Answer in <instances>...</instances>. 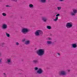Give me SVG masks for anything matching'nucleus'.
Returning a JSON list of instances; mask_svg holds the SVG:
<instances>
[{
	"label": "nucleus",
	"mask_w": 77,
	"mask_h": 77,
	"mask_svg": "<svg viewBox=\"0 0 77 77\" xmlns=\"http://www.w3.org/2000/svg\"><path fill=\"white\" fill-rule=\"evenodd\" d=\"M2 15L3 16H4V17H6V14L4 13L2 14Z\"/></svg>",
	"instance_id": "22"
},
{
	"label": "nucleus",
	"mask_w": 77,
	"mask_h": 77,
	"mask_svg": "<svg viewBox=\"0 0 77 77\" xmlns=\"http://www.w3.org/2000/svg\"><path fill=\"white\" fill-rule=\"evenodd\" d=\"M58 20V17H56V18L54 19V21H56Z\"/></svg>",
	"instance_id": "21"
},
{
	"label": "nucleus",
	"mask_w": 77,
	"mask_h": 77,
	"mask_svg": "<svg viewBox=\"0 0 77 77\" xmlns=\"http://www.w3.org/2000/svg\"><path fill=\"white\" fill-rule=\"evenodd\" d=\"M46 27L48 29H51V26H47Z\"/></svg>",
	"instance_id": "16"
},
{
	"label": "nucleus",
	"mask_w": 77,
	"mask_h": 77,
	"mask_svg": "<svg viewBox=\"0 0 77 77\" xmlns=\"http://www.w3.org/2000/svg\"><path fill=\"white\" fill-rule=\"evenodd\" d=\"M32 62L34 64H36V63H37L38 62V61L37 60H34L32 61Z\"/></svg>",
	"instance_id": "14"
},
{
	"label": "nucleus",
	"mask_w": 77,
	"mask_h": 77,
	"mask_svg": "<svg viewBox=\"0 0 77 77\" xmlns=\"http://www.w3.org/2000/svg\"><path fill=\"white\" fill-rule=\"evenodd\" d=\"M30 40L25 41V44L26 45H28V44H30Z\"/></svg>",
	"instance_id": "12"
},
{
	"label": "nucleus",
	"mask_w": 77,
	"mask_h": 77,
	"mask_svg": "<svg viewBox=\"0 0 77 77\" xmlns=\"http://www.w3.org/2000/svg\"><path fill=\"white\" fill-rule=\"evenodd\" d=\"M59 16H60V14H58L56 15V17H59Z\"/></svg>",
	"instance_id": "23"
},
{
	"label": "nucleus",
	"mask_w": 77,
	"mask_h": 77,
	"mask_svg": "<svg viewBox=\"0 0 77 77\" xmlns=\"http://www.w3.org/2000/svg\"><path fill=\"white\" fill-rule=\"evenodd\" d=\"M6 63L8 65H11V60L10 59H7Z\"/></svg>",
	"instance_id": "10"
},
{
	"label": "nucleus",
	"mask_w": 77,
	"mask_h": 77,
	"mask_svg": "<svg viewBox=\"0 0 77 77\" xmlns=\"http://www.w3.org/2000/svg\"><path fill=\"white\" fill-rule=\"evenodd\" d=\"M2 28L3 29H8V26L6 23H4L2 24Z\"/></svg>",
	"instance_id": "8"
},
{
	"label": "nucleus",
	"mask_w": 77,
	"mask_h": 77,
	"mask_svg": "<svg viewBox=\"0 0 77 77\" xmlns=\"http://www.w3.org/2000/svg\"><path fill=\"white\" fill-rule=\"evenodd\" d=\"M4 75H5V73H4Z\"/></svg>",
	"instance_id": "33"
},
{
	"label": "nucleus",
	"mask_w": 77,
	"mask_h": 77,
	"mask_svg": "<svg viewBox=\"0 0 77 77\" xmlns=\"http://www.w3.org/2000/svg\"><path fill=\"white\" fill-rule=\"evenodd\" d=\"M47 40H52V38L48 37L47 38Z\"/></svg>",
	"instance_id": "19"
},
{
	"label": "nucleus",
	"mask_w": 77,
	"mask_h": 77,
	"mask_svg": "<svg viewBox=\"0 0 77 77\" xmlns=\"http://www.w3.org/2000/svg\"><path fill=\"white\" fill-rule=\"evenodd\" d=\"M6 36L8 37H10V35L7 32L5 33Z\"/></svg>",
	"instance_id": "15"
},
{
	"label": "nucleus",
	"mask_w": 77,
	"mask_h": 77,
	"mask_svg": "<svg viewBox=\"0 0 77 77\" xmlns=\"http://www.w3.org/2000/svg\"><path fill=\"white\" fill-rule=\"evenodd\" d=\"M34 69L35 71H37V70L36 72L37 74L39 75L40 74H42L43 73V70H42V68H38L37 67H35L34 68Z\"/></svg>",
	"instance_id": "2"
},
{
	"label": "nucleus",
	"mask_w": 77,
	"mask_h": 77,
	"mask_svg": "<svg viewBox=\"0 0 77 77\" xmlns=\"http://www.w3.org/2000/svg\"><path fill=\"white\" fill-rule=\"evenodd\" d=\"M72 48H75L77 47V44L74 43L72 44Z\"/></svg>",
	"instance_id": "11"
},
{
	"label": "nucleus",
	"mask_w": 77,
	"mask_h": 77,
	"mask_svg": "<svg viewBox=\"0 0 77 77\" xmlns=\"http://www.w3.org/2000/svg\"><path fill=\"white\" fill-rule=\"evenodd\" d=\"M47 43L48 45H51L52 44V42L51 41L48 40L47 41Z\"/></svg>",
	"instance_id": "13"
},
{
	"label": "nucleus",
	"mask_w": 77,
	"mask_h": 77,
	"mask_svg": "<svg viewBox=\"0 0 77 77\" xmlns=\"http://www.w3.org/2000/svg\"><path fill=\"white\" fill-rule=\"evenodd\" d=\"M55 14H57V13H56Z\"/></svg>",
	"instance_id": "31"
},
{
	"label": "nucleus",
	"mask_w": 77,
	"mask_h": 77,
	"mask_svg": "<svg viewBox=\"0 0 77 77\" xmlns=\"http://www.w3.org/2000/svg\"><path fill=\"white\" fill-rule=\"evenodd\" d=\"M45 50L44 49H41L38 50L36 52L37 54L39 56H42L44 54Z\"/></svg>",
	"instance_id": "1"
},
{
	"label": "nucleus",
	"mask_w": 77,
	"mask_h": 77,
	"mask_svg": "<svg viewBox=\"0 0 77 77\" xmlns=\"http://www.w3.org/2000/svg\"><path fill=\"white\" fill-rule=\"evenodd\" d=\"M16 45H19V43L18 42H16Z\"/></svg>",
	"instance_id": "24"
},
{
	"label": "nucleus",
	"mask_w": 77,
	"mask_h": 77,
	"mask_svg": "<svg viewBox=\"0 0 77 77\" xmlns=\"http://www.w3.org/2000/svg\"><path fill=\"white\" fill-rule=\"evenodd\" d=\"M6 7H10V6L9 5H6Z\"/></svg>",
	"instance_id": "25"
},
{
	"label": "nucleus",
	"mask_w": 77,
	"mask_h": 77,
	"mask_svg": "<svg viewBox=\"0 0 77 77\" xmlns=\"http://www.w3.org/2000/svg\"><path fill=\"white\" fill-rule=\"evenodd\" d=\"M60 2H62V1H64V0H59Z\"/></svg>",
	"instance_id": "28"
},
{
	"label": "nucleus",
	"mask_w": 77,
	"mask_h": 77,
	"mask_svg": "<svg viewBox=\"0 0 77 77\" xmlns=\"http://www.w3.org/2000/svg\"><path fill=\"white\" fill-rule=\"evenodd\" d=\"M67 71L68 72H69L70 71V69H68Z\"/></svg>",
	"instance_id": "29"
},
{
	"label": "nucleus",
	"mask_w": 77,
	"mask_h": 77,
	"mask_svg": "<svg viewBox=\"0 0 77 77\" xmlns=\"http://www.w3.org/2000/svg\"><path fill=\"white\" fill-rule=\"evenodd\" d=\"M66 26L68 29H70L72 27V23L71 22L68 23L66 24Z\"/></svg>",
	"instance_id": "7"
},
{
	"label": "nucleus",
	"mask_w": 77,
	"mask_h": 77,
	"mask_svg": "<svg viewBox=\"0 0 77 77\" xmlns=\"http://www.w3.org/2000/svg\"><path fill=\"white\" fill-rule=\"evenodd\" d=\"M26 41V40L25 39H23V40H22V41L23 42H24V41Z\"/></svg>",
	"instance_id": "26"
},
{
	"label": "nucleus",
	"mask_w": 77,
	"mask_h": 77,
	"mask_svg": "<svg viewBox=\"0 0 77 77\" xmlns=\"http://www.w3.org/2000/svg\"><path fill=\"white\" fill-rule=\"evenodd\" d=\"M29 32V30L28 29L26 28H24L22 29L21 30V32L23 34L25 35L27 33H28Z\"/></svg>",
	"instance_id": "3"
},
{
	"label": "nucleus",
	"mask_w": 77,
	"mask_h": 77,
	"mask_svg": "<svg viewBox=\"0 0 77 77\" xmlns=\"http://www.w3.org/2000/svg\"><path fill=\"white\" fill-rule=\"evenodd\" d=\"M58 55H60V54H59V53H58Z\"/></svg>",
	"instance_id": "30"
},
{
	"label": "nucleus",
	"mask_w": 77,
	"mask_h": 77,
	"mask_svg": "<svg viewBox=\"0 0 77 77\" xmlns=\"http://www.w3.org/2000/svg\"><path fill=\"white\" fill-rule=\"evenodd\" d=\"M76 14H77V10L76 9H73V11L70 12V15L71 16H75Z\"/></svg>",
	"instance_id": "6"
},
{
	"label": "nucleus",
	"mask_w": 77,
	"mask_h": 77,
	"mask_svg": "<svg viewBox=\"0 0 77 77\" xmlns=\"http://www.w3.org/2000/svg\"><path fill=\"white\" fill-rule=\"evenodd\" d=\"M42 3H45L46 2V0H40Z\"/></svg>",
	"instance_id": "17"
},
{
	"label": "nucleus",
	"mask_w": 77,
	"mask_h": 77,
	"mask_svg": "<svg viewBox=\"0 0 77 77\" xmlns=\"http://www.w3.org/2000/svg\"><path fill=\"white\" fill-rule=\"evenodd\" d=\"M29 8H33V5L32 4H29Z\"/></svg>",
	"instance_id": "18"
},
{
	"label": "nucleus",
	"mask_w": 77,
	"mask_h": 77,
	"mask_svg": "<svg viewBox=\"0 0 77 77\" xmlns=\"http://www.w3.org/2000/svg\"><path fill=\"white\" fill-rule=\"evenodd\" d=\"M66 72L65 71L61 70L59 72V75L65 76L67 75Z\"/></svg>",
	"instance_id": "5"
},
{
	"label": "nucleus",
	"mask_w": 77,
	"mask_h": 77,
	"mask_svg": "<svg viewBox=\"0 0 77 77\" xmlns=\"http://www.w3.org/2000/svg\"><path fill=\"white\" fill-rule=\"evenodd\" d=\"M2 59H0V63H2Z\"/></svg>",
	"instance_id": "27"
},
{
	"label": "nucleus",
	"mask_w": 77,
	"mask_h": 77,
	"mask_svg": "<svg viewBox=\"0 0 77 77\" xmlns=\"http://www.w3.org/2000/svg\"><path fill=\"white\" fill-rule=\"evenodd\" d=\"M43 32L41 30H36L35 33V35L36 36H39L40 35H42Z\"/></svg>",
	"instance_id": "4"
},
{
	"label": "nucleus",
	"mask_w": 77,
	"mask_h": 77,
	"mask_svg": "<svg viewBox=\"0 0 77 77\" xmlns=\"http://www.w3.org/2000/svg\"><path fill=\"white\" fill-rule=\"evenodd\" d=\"M57 9L58 11H60V9H61V7H57Z\"/></svg>",
	"instance_id": "20"
},
{
	"label": "nucleus",
	"mask_w": 77,
	"mask_h": 77,
	"mask_svg": "<svg viewBox=\"0 0 77 77\" xmlns=\"http://www.w3.org/2000/svg\"><path fill=\"white\" fill-rule=\"evenodd\" d=\"M2 44H5V43H3Z\"/></svg>",
	"instance_id": "32"
},
{
	"label": "nucleus",
	"mask_w": 77,
	"mask_h": 77,
	"mask_svg": "<svg viewBox=\"0 0 77 77\" xmlns=\"http://www.w3.org/2000/svg\"><path fill=\"white\" fill-rule=\"evenodd\" d=\"M42 19L44 22H46V21H47V18L45 16L42 17Z\"/></svg>",
	"instance_id": "9"
}]
</instances>
